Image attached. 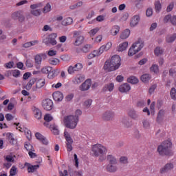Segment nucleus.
<instances>
[{
    "mask_svg": "<svg viewBox=\"0 0 176 176\" xmlns=\"http://www.w3.org/2000/svg\"><path fill=\"white\" fill-rule=\"evenodd\" d=\"M171 148H173V143L171 140H167L158 146L157 152L161 156H173L174 152Z\"/></svg>",
    "mask_w": 176,
    "mask_h": 176,
    "instance_id": "obj_1",
    "label": "nucleus"
},
{
    "mask_svg": "<svg viewBox=\"0 0 176 176\" xmlns=\"http://www.w3.org/2000/svg\"><path fill=\"white\" fill-rule=\"evenodd\" d=\"M91 151L96 157H100L99 160H100V162H104V160L107 159L105 155L108 153V149L104 145L101 144H94Z\"/></svg>",
    "mask_w": 176,
    "mask_h": 176,
    "instance_id": "obj_2",
    "label": "nucleus"
},
{
    "mask_svg": "<svg viewBox=\"0 0 176 176\" xmlns=\"http://www.w3.org/2000/svg\"><path fill=\"white\" fill-rule=\"evenodd\" d=\"M82 115V111L78 109L76 111L75 116H69L65 118V124L67 129H74L78 126V122H79V116Z\"/></svg>",
    "mask_w": 176,
    "mask_h": 176,
    "instance_id": "obj_3",
    "label": "nucleus"
},
{
    "mask_svg": "<svg viewBox=\"0 0 176 176\" xmlns=\"http://www.w3.org/2000/svg\"><path fill=\"white\" fill-rule=\"evenodd\" d=\"M43 7V3L42 2L30 5V9H32L30 11L31 14L35 16L36 17H38L41 13V10L38 8Z\"/></svg>",
    "mask_w": 176,
    "mask_h": 176,
    "instance_id": "obj_4",
    "label": "nucleus"
},
{
    "mask_svg": "<svg viewBox=\"0 0 176 176\" xmlns=\"http://www.w3.org/2000/svg\"><path fill=\"white\" fill-rule=\"evenodd\" d=\"M64 137L66 140V147L67 152H71L74 148L72 147V144H74V140L72 138H71V135L68 131H65L64 132Z\"/></svg>",
    "mask_w": 176,
    "mask_h": 176,
    "instance_id": "obj_5",
    "label": "nucleus"
},
{
    "mask_svg": "<svg viewBox=\"0 0 176 176\" xmlns=\"http://www.w3.org/2000/svg\"><path fill=\"white\" fill-rule=\"evenodd\" d=\"M83 69V65L80 63H78L74 66L71 65L67 69V72L69 75H74L75 72H79Z\"/></svg>",
    "mask_w": 176,
    "mask_h": 176,
    "instance_id": "obj_6",
    "label": "nucleus"
},
{
    "mask_svg": "<svg viewBox=\"0 0 176 176\" xmlns=\"http://www.w3.org/2000/svg\"><path fill=\"white\" fill-rule=\"evenodd\" d=\"M111 65L113 67L116 71V69H119V67H120V65H122V59L120 58V56L119 55L113 56L111 57Z\"/></svg>",
    "mask_w": 176,
    "mask_h": 176,
    "instance_id": "obj_7",
    "label": "nucleus"
},
{
    "mask_svg": "<svg viewBox=\"0 0 176 176\" xmlns=\"http://www.w3.org/2000/svg\"><path fill=\"white\" fill-rule=\"evenodd\" d=\"M42 107L45 111H52L54 107L53 104V100L47 98L43 100Z\"/></svg>",
    "mask_w": 176,
    "mask_h": 176,
    "instance_id": "obj_8",
    "label": "nucleus"
},
{
    "mask_svg": "<svg viewBox=\"0 0 176 176\" xmlns=\"http://www.w3.org/2000/svg\"><path fill=\"white\" fill-rule=\"evenodd\" d=\"M11 17L13 20H18L20 23H23L25 20V17L23 14L22 11H16L12 14Z\"/></svg>",
    "mask_w": 176,
    "mask_h": 176,
    "instance_id": "obj_9",
    "label": "nucleus"
},
{
    "mask_svg": "<svg viewBox=\"0 0 176 176\" xmlns=\"http://www.w3.org/2000/svg\"><path fill=\"white\" fill-rule=\"evenodd\" d=\"M73 37H77L74 43V46H80V45H82V43H83L85 41V37H83L82 36H79V32L78 31L74 32Z\"/></svg>",
    "mask_w": 176,
    "mask_h": 176,
    "instance_id": "obj_10",
    "label": "nucleus"
},
{
    "mask_svg": "<svg viewBox=\"0 0 176 176\" xmlns=\"http://www.w3.org/2000/svg\"><path fill=\"white\" fill-rule=\"evenodd\" d=\"M56 38H57V34L53 33L50 36V38H47V41H45V40L43 41L45 45H52V46H54L55 45H57V41H56Z\"/></svg>",
    "mask_w": 176,
    "mask_h": 176,
    "instance_id": "obj_11",
    "label": "nucleus"
},
{
    "mask_svg": "<svg viewBox=\"0 0 176 176\" xmlns=\"http://www.w3.org/2000/svg\"><path fill=\"white\" fill-rule=\"evenodd\" d=\"M90 87H91V80L87 79L80 86V90L87 91Z\"/></svg>",
    "mask_w": 176,
    "mask_h": 176,
    "instance_id": "obj_12",
    "label": "nucleus"
},
{
    "mask_svg": "<svg viewBox=\"0 0 176 176\" xmlns=\"http://www.w3.org/2000/svg\"><path fill=\"white\" fill-rule=\"evenodd\" d=\"M140 20H141V18L140 17V15H134L131 17L129 25L132 28H134V27H136V25H138V23H140Z\"/></svg>",
    "mask_w": 176,
    "mask_h": 176,
    "instance_id": "obj_13",
    "label": "nucleus"
},
{
    "mask_svg": "<svg viewBox=\"0 0 176 176\" xmlns=\"http://www.w3.org/2000/svg\"><path fill=\"white\" fill-rule=\"evenodd\" d=\"M52 97L55 101L60 102L64 99V94L60 91H56L52 94Z\"/></svg>",
    "mask_w": 176,
    "mask_h": 176,
    "instance_id": "obj_14",
    "label": "nucleus"
},
{
    "mask_svg": "<svg viewBox=\"0 0 176 176\" xmlns=\"http://www.w3.org/2000/svg\"><path fill=\"white\" fill-rule=\"evenodd\" d=\"M174 168V164L173 163L166 164L163 168L160 169L161 174H164V173H168Z\"/></svg>",
    "mask_w": 176,
    "mask_h": 176,
    "instance_id": "obj_15",
    "label": "nucleus"
},
{
    "mask_svg": "<svg viewBox=\"0 0 176 176\" xmlns=\"http://www.w3.org/2000/svg\"><path fill=\"white\" fill-rule=\"evenodd\" d=\"M103 68H104V70L107 71V72H111V71H116L115 68L112 65L111 60H107L104 63Z\"/></svg>",
    "mask_w": 176,
    "mask_h": 176,
    "instance_id": "obj_16",
    "label": "nucleus"
},
{
    "mask_svg": "<svg viewBox=\"0 0 176 176\" xmlns=\"http://www.w3.org/2000/svg\"><path fill=\"white\" fill-rule=\"evenodd\" d=\"M85 80V75L83 74H78L73 80L72 82L74 85H79L82 83Z\"/></svg>",
    "mask_w": 176,
    "mask_h": 176,
    "instance_id": "obj_17",
    "label": "nucleus"
},
{
    "mask_svg": "<svg viewBox=\"0 0 176 176\" xmlns=\"http://www.w3.org/2000/svg\"><path fill=\"white\" fill-rule=\"evenodd\" d=\"M119 90L120 93H127V91L131 90V87H130V85L128 83H124L120 86Z\"/></svg>",
    "mask_w": 176,
    "mask_h": 176,
    "instance_id": "obj_18",
    "label": "nucleus"
},
{
    "mask_svg": "<svg viewBox=\"0 0 176 176\" xmlns=\"http://www.w3.org/2000/svg\"><path fill=\"white\" fill-rule=\"evenodd\" d=\"M132 47L133 48V50H135V53H138V52L144 47V43L140 41L135 42L133 44Z\"/></svg>",
    "mask_w": 176,
    "mask_h": 176,
    "instance_id": "obj_19",
    "label": "nucleus"
},
{
    "mask_svg": "<svg viewBox=\"0 0 176 176\" xmlns=\"http://www.w3.org/2000/svg\"><path fill=\"white\" fill-rule=\"evenodd\" d=\"M111 47H112V43L111 42H109L105 45H102L98 49V50H99V52L101 54L103 52H108V50H109V49H111Z\"/></svg>",
    "mask_w": 176,
    "mask_h": 176,
    "instance_id": "obj_20",
    "label": "nucleus"
},
{
    "mask_svg": "<svg viewBox=\"0 0 176 176\" xmlns=\"http://www.w3.org/2000/svg\"><path fill=\"white\" fill-rule=\"evenodd\" d=\"M113 118H115V113L111 111L104 113L102 116L104 120H112Z\"/></svg>",
    "mask_w": 176,
    "mask_h": 176,
    "instance_id": "obj_21",
    "label": "nucleus"
},
{
    "mask_svg": "<svg viewBox=\"0 0 176 176\" xmlns=\"http://www.w3.org/2000/svg\"><path fill=\"white\" fill-rule=\"evenodd\" d=\"M33 113H34V118L36 119H38V120H39L40 119H42V111H41V109L36 107H34Z\"/></svg>",
    "mask_w": 176,
    "mask_h": 176,
    "instance_id": "obj_22",
    "label": "nucleus"
},
{
    "mask_svg": "<svg viewBox=\"0 0 176 176\" xmlns=\"http://www.w3.org/2000/svg\"><path fill=\"white\" fill-rule=\"evenodd\" d=\"M119 31H120V27L119 25H113L111 29L110 30V34L113 36H116L119 34Z\"/></svg>",
    "mask_w": 176,
    "mask_h": 176,
    "instance_id": "obj_23",
    "label": "nucleus"
},
{
    "mask_svg": "<svg viewBox=\"0 0 176 176\" xmlns=\"http://www.w3.org/2000/svg\"><path fill=\"white\" fill-rule=\"evenodd\" d=\"M48 128L50 129L54 135H58V134H60V131H58V128L56 124H50Z\"/></svg>",
    "mask_w": 176,
    "mask_h": 176,
    "instance_id": "obj_24",
    "label": "nucleus"
},
{
    "mask_svg": "<svg viewBox=\"0 0 176 176\" xmlns=\"http://www.w3.org/2000/svg\"><path fill=\"white\" fill-rule=\"evenodd\" d=\"M116 164H109L107 167L106 170L108 173H116L118 170V167L115 166Z\"/></svg>",
    "mask_w": 176,
    "mask_h": 176,
    "instance_id": "obj_25",
    "label": "nucleus"
},
{
    "mask_svg": "<svg viewBox=\"0 0 176 176\" xmlns=\"http://www.w3.org/2000/svg\"><path fill=\"white\" fill-rule=\"evenodd\" d=\"M44 120L45 121L44 122V126H45V127H49L50 126L49 124V122H52V120H53V117L50 114H45L44 116Z\"/></svg>",
    "mask_w": 176,
    "mask_h": 176,
    "instance_id": "obj_26",
    "label": "nucleus"
},
{
    "mask_svg": "<svg viewBox=\"0 0 176 176\" xmlns=\"http://www.w3.org/2000/svg\"><path fill=\"white\" fill-rule=\"evenodd\" d=\"M128 47L129 43L127 41L122 43L118 45L117 48L118 52H124V50H126V49H127Z\"/></svg>",
    "mask_w": 176,
    "mask_h": 176,
    "instance_id": "obj_27",
    "label": "nucleus"
},
{
    "mask_svg": "<svg viewBox=\"0 0 176 176\" xmlns=\"http://www.w3.org/2000/svg\"><path fill=\"white\" fill-rule=\"evenodd\" d=\"M98 56H101V53H100L99 50L93 51L88 55L87 57L89 60H91V58H94V57H98Z\"/></svg>",
    "mask_w": 176,
    "mask_h": 176,
    "instance_id": "obj_28",
    "label": "nucleus"
},
{
    "mask_svg": "<svg viewBox=\"0 0 176 176\" xmlns=\"http://www.w3.org/2000/svg\"><path fill=\"white\" fill-rule=\"evenodd\" d=\"M130 36V30L129 29L124 30L120 35V39H127Z\"/></svg>",
    "mask_w": 176,
    "mask_h": 176,
    "instance_id": "obj_29",
    "label": "nucleus"
},
{
    "mask_svg": "<svg viewBox=\"0 0 176 176\" xmlns=\"http://www.w3.org/2000/svg\"><path fill=\"white\" fill-rule=\"evenodd\" d=\"M74 23V19L71 17L65 18L64 20L62 21V25H71Z\"/></svg>",
    "mask_w": 176,
    "mask_h": 176,
    "instance_id": "obj_30",
    "label": "nucleus"
},
{
    "mask_svg": "<svg viewBox=\"0 0 176 176\" xmlns=\"http://www.w3.org/2000/svg\"><path fill=\"white\" fill-rule=\"evenodd\" d=\"M45 83H46L45 78H40L36 81V87L38 89H41V87H43V86H45Z\"/></svg>",
    "mask_w": 176,
    "mask_h": 176,
    "instance_id": "obj_31",
    "label": "nucleus"
},
{
    "mask_svg": "<svg viewBox=\"0 0 176 176\" xmlns=\"http://www.w3.org/2000/svg\"><path fill=\"white\" fill-rule=\"evenodd\" d=\"M128 115L131 119H138V114H137V112L135 111L134 109H131L128 111Z\"/></svg>",
    "mask_w": 176,
    "mask_h": 176,
    "instance_id": "obj_32",
    "label": "nucleus"
},
{
    "mask_svg": "<svg viewBox=\"0 0 176 176\" xmlns=\"http://www.w3.org/2000/svg\"><path fill=\"white\" fill-rule=\"evenodd\" d=\"M107 160L109 162V164H117L118 163L116 158H115L112 155H107Z\"/></svg>",
    "mask_w": 176,
    "mask_h": 176,
    "instance_id": "obj_33",
    "label": "nucleus"
},
{
    "mask_svg": "<svg viewBox=\"0 0 176 176\" xmlns=\"http://www.w3.org/2000/svg\"><path fill=\"white\" fill-rule=\"evenodd\" d=\"M8 140L12 145H14V143L16 142V140L14 138H13V133H7Z\"/></svg>",
    "mask_w": 176,
    "mask_h": 176,
    "instance_id": "obj_34",
    "label": "nucleus"
},
{
    "mask_svg": "<svg viewBox=\"0 0 176 176\" xmlns=\"http://www.w3.org/2000/svg\"><path fill=\"white\" fill-rule=\"evenodd\" d=\"M115 87V85L112 82L107 84L104 86V91H112Z\"/></svg>",
    "mask_w": 176,
    "mask_h": 176,
    "instance_id": "obj_35",
    "label": "nucleus"
},
{
    "mask_svg": "<svg viewBox=\"0 0 176 176\" xmlns=\"http://www.w3.org/2000/svg\"><path fill=\"white\" fill-rule=\"evenodd\" d=\"M141 80L142 82H144V83H147V82L151 80V75L148 74H143L141 76Z\"/></svg>",
    "mask_w": 176,
    "mask_h": 176,
    "instance_id": "obj_36",
    "label": "nucleus"
},
{
    "mask_svg": "<svg viewBox=\"0 0 176 176\" xmlns=\"http://www.w3.org/2000/svg\"><path fill=\"white\" fill-rule=\"evenodd\" d=\"M154 53L155 56H162L164 53V50L160 47H157L154 50Z\"/></svg>",
    "mask_w": 176,
    "mask_h": 176,
    "instance_id": "obj_37",
    "label": "nucleus"
},
{
    "mask_svg": "<svg viewBox=\"0 0 176 176\" xmlns=\"http://www.w3.org/2000/svg\"><path fill=\"white\" fill-rule=\"evenodd\" d=\"M176 39V34H173L172 35H169L166 36V42L168 43H171L173 42H174V41H175Z\"/></svg>",
    "mask_w": 176,
    "mask_h": 176,
    "instance_id": "obj_38",
    "label": "nucleus"
},
{
    "mask_svg": "<svg viewBox=\"0 0 176 176\" xmlns=\"http://www.w3.org/2000/svg\"><path fill=\"white\" fill-rule=\"evenodd\" d=\"M127 82L132 85H137V83H138V78L135 76H131L127 79Z\"/></svg>",
    "mask_w": 176,
    "mask_h": 176,
    "instance_id": "obj_39",
    "label": "nucleus"
},
{
    "mask_svg": "<svg viewBox=\"0 0 176 176\" xmlns=\"http://www.w3.org/2000/svg\"><path fill=\"white\" fill-rule=\"evenodd\" d=\"M52 10V6L50 5V3H47L46 6L43 9V13H49Z\"/></svg>",
    "mask_w": 176,
    "mask_h": 176,
    "instance_id": "obj_40",
    "label": "nucleus"
},
{
    "mask_svg": "<svg viewBox=\"0 0 176 176\" xmlns=\"http://www.w3.org/2000/svg\"><path fill=\"white\" fill-rule=\"evenodd\" d=\"M121 123H122L125 127H130L131 126V122H129V120L126 118L122 119Z\"/></svg>",
    "mask_w": 176,
    "mask_h": 176,
    "instance_id": "obj_41",
    "label": "nucleus"
},
{
    "mask_svg": "<svg viewBox=\"0 0 176 176\" xmlns=\"http://www.w3.org/2000/svg\"><path fill=\"white\" fill-rule=\"evenodd\" d=\"M24 146L28 152H30V151H35L34 146H32V144L28 142H25Z\"/></svg>",
    "mask_w": 176,
    "mask_h": 176,
    "instance_id": "obj_42",
    "label": "nucleus"
},
{
    "mask_svg": "<svg viewBox=\"0 0 176 176\" xmlns=\"http://www.w3.org/2000/svg\"><path fill=\"white\" fill-rule=\"evenodd\" d=\"M50 64L52 65H57V64H60V60L56 58H52L49 60Z\"/></svg>",
    "mask_w": 176,
    "mask_h": 176,
    "instance_id": "obj_43",
    "label": "nucleus"
},
{
    "mask_svg": "<svg viewBox=\"0 0 176 176\" xmlns=\"http://www.w3.org/2000/svg\"><path fill=\"white\" fill-rule=\"evenodd\" d=\"M56 76H57V72L52 69L51 72H50L49 74L47 75V78L49 79H53L54 78H56Z\"/></svg>",
    "mask_w": 176,
    "mask_h": 176,
    "instance_id": "obj_44",
    "label": "nucleus"
},
{
    "mask_svg": "<svg viewBox=\"0 0 176 176\" xmlns=\"http://www.w3.org/2000/svg\"><path fill=\"white\" fill-rule=\"evenodd\" d=\"M90 47L91 46L89 44H86L81 47L82 53H89L90 52Z\"/></svg>",
    "mask_w": 176,
    "mask_h": 176,
    "instance_id": "obj_45",
    "label": "nucleus"
},
{
    "mask_svg": "<svg viewBox=\"0 0 176 176\" xmlns=\"http://www.w3.org/2000/svg\"><path fill=\"white\" fill-rule=\"evenodd\" d=\"M69 174L70 176H82V172H80V171L74 172L71 169H69Z\"/></svg>",
    "mask_w": 176,
    "mask_h": 176,
    "instance_id": "obj_46",
    "label": "nucleus"
},
{
    "mask_svg": "<svg viewBox=\"0 0 176 176\" xmlns=\"http://www.w3.org/2000/svg\"><path fill=\"white\" fill-rule=\"evenodd\" d=\"M52 67H45L41 69V72L42 74H47L49 75L52 72Z\"/></svg>",
    "mask_w": 176,
    "mask_h": 176,
    "instance_id": "obj_47",
    "label": "nucleus"
},
{
    "mask_svg": "<svg viewBox=\"0 0 176 176\" xmlns=\"http://www.w3.org/2000/svg\"><path fill=\"white\" fill-rule=\"evenodd\" d=\"M150 71L154 72V74H159V66L157 65H153L150 68Z\"/></svg>",
    "mask_w": 176,
    "mask_h": 176,
    "instance_id": "obj_48",
    "label": "nucleus"
},
{
    "mask_svg": "<svg viewBox=\"0 0 176 176\" xmlns=\"http://www.w3.org/2000/svg\"><path fill=\"white\" fill-rule=\"evenodd\" d=\"M35 82H36V80H35V78L31 79L26 85L27 90H30V89L32 87V85H34Z\"/></svg>",
    "mask_w": 176,
    "mask_h": 176,
    "instance_id": "obj_49",
    "label": "nucleus"
},
{
    "mask_svg": "<svg viewBox=\"0 0 176 176\" xmlns=\"http://www.w3.org/2000/svg\"><path fill=\"white\" fill-rule=\"evenodd\" d=\"M24 133H25V135L27 139H28L29 141H30V140H31V138H32V135L31 131H30V129H25L24 130Z\"/></svg>",
    "mask_w": 176,
    "mask_h": 176,
    "instance_id": "obj_50",
    "label": "nucleus"
},
{
    "mask_svg": "<svg viewBox=\"0 0 176 176\" xmlns=\"http://www.w3.org/2000/svg\"><path fill=\"white\" fill-rule=\"evenodd\" d=\"M17 174V168L13 166L10 170V176H14Z\"/></svg>",
    "mask_w": 176,
    "mask_h": 176,
    "instance_id": "obj_51",
    "label": "nucleus"
},
{
    "mask_svg": "<svg viewBox=\"0 0 176 176\" xmlns=\"http://www.w3.org/2000/svg\"><path fill=\"white\" fill-rule=\"evenodd\" d=\"M170 97H171L172 100L175 101V100H176V89L174 87L172 88L170 90Z\"/></svg>",
    "mask_w": 176,
    "mask_h": 176,
    "instance_id": "obj_52",
    "label": "nucleus"
},
{
    "mask_svg": "<svg viewBox=\"0 0 176 176\" xmlns=\"http://www.w3.org/2000/svg\"><path fill=\"white\" fill-rule=\"evenodd\" d=\"M155 11L159 13L160 10H162V4L160 3V1H156L155 3Z\"/></svg>",
    "mask_w": 176,
    "mask_h": 176,
    "instance_id": "obj_53",
    "label": "nucleus"
},
{
    "mask_svg": "<svg viewBox=\"0 0 176 176\" xmlns=\"http://www.w3.org/2000/svg\"><path fill=\"white\" fill-rule=\"evenodd\" d=\"M34 60L36 64H37L38 65L42 64V56H41V55H36Z\"/></svg>",
    "mask_w": 176,
    "mask_h": 176,
    "instance_id": "obj_54",
    "label": "nucleus"
},
{
    "mask_svg": "<svg viewBox=\"0 0 176 176\" xmlns=\"http://www.w3.org/2000/svg\"><path fill=\"white\" fill-rule=\"evenodd\" d=\"M164 116V110H160L157 117V121L160 122V119Z\"/></svg>",
    "mask_w": 176,
    "mask_h": 176,
    "instance_id": "obj_55",
    "label": "nucleus"
},
{
    "mask_svg": "<svg viewBox=\"0 0 176 176\" xmlns=\"http://www.w3.org/2000/svg\"><path fill=\"white\" fill-rule=\"evenodd\" d=\"M134 54H137V53L134 50V48L131 46L130 47V49L129 50L128 56H129V57H133V56H134Z\"/></svg>",
    "mask_w": 176,
    "mask_h": 176,
    "instance_id": "obj_56",
    "label": "nucleus"
},
{
    "mask_svg": "<svg viewBox=\"0 0 176 176\" xmlns=\"http://www.w3.org/2000/svg\"><path fill=\"white\" fill-rule=\"evenodd\" d=\"M5 160L8 162L14 163V158L13 157L12 155H6V157H5Z\"/></svg>",
    "mask_w": 176,
    "mask_h": 176,
    "instance_id": "obj_57",
    "label": "nucleus"
},
{
    "mask_svg": "<svg viewBox=\"0 0 176 176\" xmlns=\"http://www.w3.org/2000/svg\"><path fill=\"white\" fill-rule=\"evenodd\" d=\"M120 162L122 164H127L129 163L127 157H121L120 159Z\"/></svg>",
    "mask_w": 176,
    "mask_h": 176,
    "instance_id": "obj_58",
    "label": "nucleus"
},
{
    "mask_svg": "<svg viewBox=\"0 0 176 176\" xmlns=\"http://www.w3.org/2000/svg\"><path fill=\"white\" fill-rule=\"evenodd\" d=\"M171 19H173L171 14L166 15L164 18V23H168V21L171 23Z\"/></svg>",
    "mask_w": 176,
    "mask_h": 176,
    "instance_id": "obj_59",
    "label": "nucleus"
},
{
    "mask_svg": "<svg viewBox=\"0 0 176 176\" xmlns=\"http://www.w3.org/2000/svg\"><path fill=\"white\" fill-rule=\"evenodd\" d=\"M47 54L50 56V57H53V56H56V54H57V51L54 50H50L48 51Z\"/></svg>",
    "mask_w": 176,
    "mask_h": 176,
    "instance_id": "obj_60",
    "label": "nucleus"
},
{
    "mask_svg": "<svg viewBox=\"0 0 176 176\" xmlns=\"http://www.w3.org/2000/svg\"><path fill=\"white\" fill-rule=\"evenodd\" d=\"M38 166H30L28 168V173H34V171H35V170H36V168Z\"/></svg>",
    "mask_w": 176,
    "mask_h": 176,
    "instance_id": "obj_61",
    "label": "nucleus"
},
{
    "mask_svg": "<svg viewBox=\"0 0 176 176\" xmlns=\"http://www.w3.org/2000/svg\"><path fill=\"white\" fill-rule=\"evenodd\" d=\"M12 76L14 78H19V76H20V71L17 70V69L13 70L12 71Z\"/></svg>",
    "mask_w": 176,
    "mask_h": 176,
    "instance_id": "obj_62",
    "label": "nucleus"
},
{
    "mask_svg": "<svg viewBox=\"0 0 176 176\" xmlns=\"http://www.w3.org/2000/svg\"><path fill=\"white\" fill-rule=\"evenodd\" d=\"M13 65H14V63H13V61H11L6 63L4 67H6V68L10 69V68H13Z\"/></svg>",
    "mask_w": 176,
    "mask_h": 176,
    "instance_id": "obj_63",
    "label": "nucleus"
},
{
    "mask_svg": "<svg viewBox=\"0 0 176 176\" xmlns=\"http://www.w3.org/2000/svg\"><path fill=\"white\" fill-rule=\"evenodd\" d=\"M56 50L58 52H64V47H63V44L59 43L56 46Z\"/></svg>",
    "mask_w": 176,
    "mask_h": 176,
    "instance_id": "obj_64",
    "label": "nucleus"
}]
</instances>
